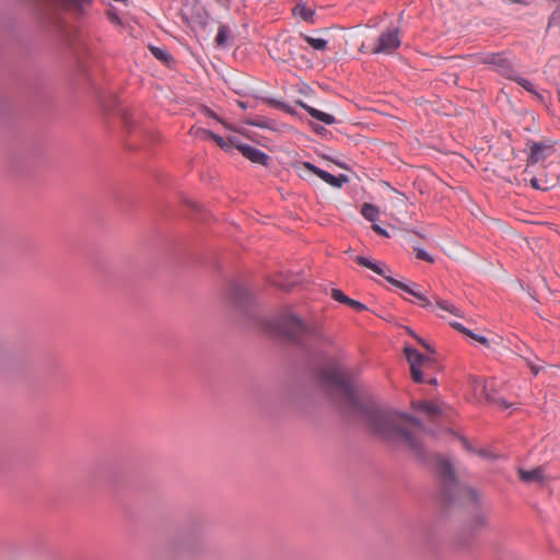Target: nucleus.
Wrapping results in <instances>:
<instances>
[{
    "mask_svg": "<svg viewBox=\"0 0 560 560\" xmlns=\"http://www.w3.org/2000/svg\"><path fill=\"white\" fill-rule=\"evenodd\" d=\"M495 72L510 80L516 78L517 74L516 69L513 67V63L506 57H504L503 60L500 63H498Z\"/></svg>",
    "mask_w": 560,
    "mask_h": 560,
    "instance_id": "nucleus-15",
    "label": "nucleus"
},
{
    "mask_svg": "<svg viewBox=\"0 0 560 560\" xmlns=\"http://www.w3.org/2000/svg\"><path fill=\"white\" fill-rule=\"evenodd\" d=\"M400 44L399 31L397 28L386 30L380 35L377 44L371 48V52L389 55L394 52Z\"/></svg>",
    "mask_w": 560,
    "mask_h": 560,
    "instance_id": "nucleus-9",
    "label": "nucleus"
},
{
    "mask_svg": "<svg viewBox=\"0 0 560 560\" xmlns=\"http://www.w3.org/2000/svg\"><path fill=\"white\" fill-rule=\"evenodd\" d=\"M468 337L474 339V340H476V341H478V342H480L483 346L489 347V340L486 337H483V336H479V335H476V334L472 332V336H468Z\"/></svg>",
    "mask_w": 560,
    "mask_h": 560,
    "instance_id": "nucleus-33",
    "label": "nucleus"
},
{
    "mask_svg": "<svg viewBox=\"0 0 560 560\" xmlns=\"http://www.w3.org/2000/svg\"><path fill=\"white\" fill-rule=\"evenodd\" d=\"M347 305L355 310L357 312H363L366 310V306L362 304L361 302L357 300L349 299V302H347Z\"/></svg>",
    "mask_w": 560,
    "mask_h": 560,
    "instance_id": "nucleus-31",
    "label": "nucleus"
},
{
    "mask_svg": "<svg viewBox=\"0 0 560 560\" xmlns=\"http://www.w3.org/2000/svg\"><path fill=\"white\" fill-rule=\"evenodd\" d=\"M504 56L501 54H489L482 57V62L486 65H490L495 71L498 63L503 60Z\"/></svg>",
    "mask_w": 560,
    "mask_h": 560,
    "instance_id": "nucleus-23",
    "label": "nucleus"
},
{
    "mask_svg": "<svg viewBox=\"0 0 560 560\" xmlns=\"http://www.w3.org/2000/svg\"><path fill=\"white\" fill-rule=\"evenodd\" d=\"M230 142L250 162L266 165L269 156L257 148L249 144L241 143L236 137H231Z\"/></svg>",
    "mask_w": 560,
    "mask_h": 560,
    "instance_id": "nucleus-10",
    "label": "nucleus"
},
{
    "mask_svg": "<svg viewBox=\"0 0 560 560\" xmlns=\"http://www.w3.org/2000/svg\"><path fill=\"white\" fill-rule=\"evenodd\" d=\"M405 353L410 364L411 377L416 383L427 382L424 373L434 365V359L431 355H424L413 348L406 347ZM430 384H436L435 378L428 380Z\"/></svg>",
    "mask_w": 560,
    "mask_h": 560,
    "instance_id": "nucleus-4",
    "label": "nucleus"
},
{
    "mask_svg": "<svg viewBox=\"0 0 560 560\" xmlns=\"http://www.w3.org/2000/svg\"><path fill=\"white\" fill-rule=\"evenodd\" d=\"M434 302H435L436 306H439L441 310H444V311H446L451 314H454L458 317L462 316L459 310L455 305H453L446 301H443L436 296L434 298Z\"/></svg>",
    "mask_w": 560,
    "mask_h": 560,
    "instance_id": "nucleus-22",
    "label": "nucleus"
},
{
    "mask_svg": "<svg viewBox=\"0 0 560 560\" xmlns=\"http://www.w3.org/2000/svg\"><path fill=\"white\" fill-rule=\"evenodd\" d=\"M526 147L529 151L527 156V164H536L537 162L545 160L548 154L552 151L551 147L544 142L528 141Z\"/></svg>",
    "mask_w": 560,
    "mask_h": 560,
    "instance_id": "nucleus-11",
    "label": "nucleus"
},
{
    "mask_svg": "<svg viewBox=\"0 0 560 560\" xmlns=\"http://www.w3.org/2000/svg\"><path fill=\"white\" fill-rule=\"evenodd\" d=\"M436 467L445 488H452L457 485L452 465L446 458L439 457Z\"/></svg>",
    "mask_w": 560,
    "mask_h": 560,
    "instance_id": "nucleus-12",
    "label": "nucleus"
},
{
    "mask_svg": "<svg viewBox=\"0 0 560 560\" xmlns=\"http://www.w3.org/2000/svg\"><path fill=\"white\" fill-rule=\"evenodd\" d=\"M527 365L529 366V369L534 375H537L541 370V366L534 364L533 362H529V361H527Z\"/></svg>",
    "mask_w": 560,
    "mask_h": 560,
    "instance_id": "nucleus-35",
    "label": "nucleus"
},
{
    "mask_svg": "<svg viewBox=\"0 0 560 560\" xmlns=\"http://www.w3.org/2000/svg\"><path fill=\"white\" fill-rule=\"evenodd\" d=\"M517 84L524 88L526 91L535 93L534 85L525 78L516 74V78L513 79Z\"/></svg>",
    "mask_w": 560,
    "mask_h": 560,
    "instance_id": "nucleus-26",
    "label": "nucleus"
},
{
    "mask_svg": "<svg viewBox=\"0 0 560 560\" xmlns=\"http://www.w3.org/2000/svg\"><path fill=\"white\" fill-rule=\"evenodd\" d=\"M293 14L300 16L305 22L314 23V21H313V18H314V14H315L314 10L307 8L303 3H299V4H296L294 7Z\"/></svg>",
    "mask_w": 560,
    "mask_h": 560,
    "instance_id": "nucleus-17",
    "label": "nucleus"
},
{
    "mask_svg": "<svg viewBox=\"0 0 560 560\" xmlns=\"http://www.w3.org/2000/svg\"><path fill=\"white\" fill-rule=\"evenodd\" d=\"M419 342H421V345H423L424 348H427L431 353H433V351L430 349V347L427 343H424L423 340L419 339Z\"/></svg>",
    "mask_w": 560,
    "mask_h": 560,
    "instance_id": "nucleus-39",
    "label": "nucleus"
},
{
    "mask_svg": "<svg viewBox=\"0 0 560 560\" xmlns=\"http://www.w3.org/2000/svg\"><path fill=\"white\" fill-rule=\"evenodd\" d=\"M301 106L312 116L313 118L326 124V125H332L336 122V118L327 113H324L322 110H318L307 104L301 103Z\"/></svg>",
    "mask_w": 560,
    "mask_h": 560,
    "instance_id": "nucleus-14",
    "label": "nucleus"
},
{
    "mask_svg": "<svg viewBox=\"0 0 560 560\" xmlns=\"http://www.w3.org/2000/svg\"><path fill=\"white\" fill-rule=\"evenodd\" d=\"M509 3H522L527 4V0H505Z\"/></svg>",
    "mask_w": 560,
    "mask_h": 560,
    "instance_id": "nucleus-38",
    "label": "nucleus"
},
{
    "mask_svg": "<svg viewBox=\"0 0 560 560\" xmlns=\"http://www.w3.org/2000/svg\"><path fill=\"white\" fill-rule=\"evenodd\" d=\"M209 116L220 121L225 128L231 129V126L217 117L213 112H209Z\"/></svg>",
    "mask_w": 560,
    "mask_h": 560,
    "instance_id": "nucleus-36",
    "label": "nucleus"
},
{
    "mask_svg": "<svg viewBox=\"0 0 560 560\" xmlns=\"http://www.w3.org/2000/svg\"><path fill=\"white\" fill-rule=\"evenodd\" d=\"M189 133L191 136H194L195 138H199L201 140H208L211 138V135L213 132L205 129V128H200V127H192L190 130H189Z\"/></svg>",
    "mask_w": 560,
    "mask_h": 560,
    "instance_id": "nucleus-24",
    "label": "nucleus"
},
{
    "mask_svg": "<svg viewBox=\"0 0 560 560\" xmlns=\"http://www.w3.org/2000/svg\"><path fill=\"white\" fill-rule=\"evenodd\" d=\"M415 408L430 417H434L441 412L440 406L432 401H419L417 405H415Z\"/></svg>",
    "mask_w": 560,
    "mask_h": 560,
    "instance_id": "nucleus-16",
    "label": "nucleus"
},
{
    "mask_svg": "<svg viewBox=\"0 0 560 560\" xmlns=\"http://www.w3.org/2000/svg\"><path fill=\"white\" fill-rule=\"evenodd\" d=\"M303 39L315 50L324 51L327 49L328 42L324 38H317L302 34Z\"/></svg>",
    "mask_w": 560,
    "mask_h": 560,
    "instance_id": "nucleus-18",
    "label": "nucleus"
},
{
    "mask_svg": "<svg viewBox=\"0 0 560 560\" xmlns=\"http://www.w3.org/2000/svg\"><path fill=\"white\" fill-rule=\"evenodd\" d=\"M373 231L375 233H377L378 235H382V236H388V233L386 232V230H384L383 228H381L380 225L377 224H374L372 226Z\"/></svg>",
    "mask_w": 560,
    "mask_h": 560,
    "instance_id": "nucleus-34",
    "label": "nucleus"
},
{
    "mask_svg": "<svg viewBox=\"0 0 560 560\" xmlns=\"http://www.w3.org/2000/svg\"><path fill=\"white\" fill-rule=\"evenodd\" d=\"M149 49L152 52V55L156 59L162 61L163 63L168 65L171 62L172 56L170 55V52L165 48L156 47V46H150Z\"/></svg>",
    "mask_w": 560,
    "mask_h": 560,
    "instance_id": "nucleus-19",
    "label": "nucleus"
},
{
    "mask_svg": "<svg viewBox=\"0 0 560 560\" xmlns=\"http://www.w3.org/2000/svg\"><path fill=\"white\" fill-rule=\"evenodd\" d=\"M354 261L357 264H359L360 266H363V267L372 270L373 272L384 277L389 283L401 289L402 291L409 293L410 295H412L415 298L420 292L418 290V285L416 283L406 284L401 281H398V280L392 278L389 275L390 269L384 264H380L377 261L371 260L370 258L364 257V256H355Z\"/></svg>",
    "mask_w": 560,
    "mask_h": 560,
    "instance_id": "nucleus-5",
    "label": "nucleus"
},
{
    "mask_svg": "<svg viewBox=\"0 0 560 560\" xmlns=\"http://www.w3.org/2000/svg\"><path fill=\"white\" fill-rule=\"evenodd\" d=\"M272 329L282 336H285L292 340L311 334V328L295 314L285 313L272 323Z\"/></svg>",
    "mask_w": 560,
    "mask_h": 560,
    "instance_id": "nucleus-3",
    "label": "nucleus"
},
{
    "mask_svg": "<svg viewBox=\"0 0 560 560\" xmlns=\"http://www.w3.org/2000/svg\"><path fill=\"white\" fill-rule=\"evenodd\" d=\"M231 36V30L226 25H220L214 42L218 46H225Z\"/></svg>",
    "mask_w": 560,
    "mask_h": 560,
    "instance_id": "nucleus-21",
    "label": "nucleus"
},
{
    "mask_svg": "<svg viewBox=\"0 0 560 560\" xmlns=\"http://www.w3.org/2000/svg\"><path fill=\"white\" fill-rule=\"evenodd\" d=\"M361 214L369 221L375 222L378 219L380 211L378 209L371 205V203H364L361 209Z\"/></svg>",
    "mask_w": 560,
    "mask_h": 560,
    "instance_id": "nucleus-20",
    "label": "nucleus"
},
{
    "mask_svg": "<svg viewBox=\"0 0 560 560\" xmlns=\"http://www.w3.org/2000/svg\"><path fill=\"white\" fill-rule=\"evenodd\" d=\"M365 422L384 440L404 445L417 455L422 454V442L417 435L423 430L421 421L392 409H372L365 412Z\"/></svg>",
    "mask_w": 560,
    "mask_h": 560,
    "instance_id": "nucleus-1",
    "label": "nucleus"
},
{
    "mask_svg": "<svg viewBox=\"0 0 560 560\" xmlns=\"http://www.w3.org/2000/svg\"><path fill=\"white\" fill-rule=\"evenodd\" d=\"M415 250H416V257L418 259H421V260H424L428 262H433V258L425 250H423L421 248H415Z\"/></svg>",
    "mask_w": 560,
    "mask_h": 560,
    "instance_id": "nucleus-29",
    "label": "nucleus"
},
{
    "mask_svg": "<svg viewBox=\"0 0 560 560\" xmlns=\"http://www.w3.org/2000/svg\"><path fill=\"white\" fill-rule=\"evenodd\" d=\"M530 185L533 188L540 190H548L551 187L546 180L536 177L530 179Z\"/></svg>",
    "mask_w": 560,
    "mask_h": 560,
    "instance_id": "nucleus-27",
    "label": "nucleus"
},
{
    "mask_svg": "<svg viewBox=\"0 0 560 560\" xmlns=\"http://www.w3.org/2000/svg\"><path fill=\"white\" fill-rule=\"evenodd\" d=\"M33 4L43 13L48 14L58 10L80 9L93 0H32Z\"/></svg>",
    "mask_w": 560,
    "mask_h": 560,
    "instance_id": "nucleus-8",
    "label": "nucleus"
},
{
    "mask_svg": "<svg viewBox=\"0 0 560 560\" xmlns=\"http://www.w3.org/2000/svg\"><path fill=\"white\" fill-rule=\"evenodd\" d=\"M416 299L422 307H430L432 305V302L421 292L417 294Z\"/></svg>",
    "mask_w": 560,
    "mask_h": 560,
    "instance_id": "nucleus-32",
    "label": "nucleus"
},
{
    "mask_svg": "<svg viewBox=\"0 0 560 560\" xmlns=\"http://www.w3.org/2000/svg\"><path fill=\"white\" fill-rule=\"evenodd\" d=\"M298 175L303 179H308L312 175L318 176L322 180L335 188H340L348 182V177L343 174L334 176L330 173L320 170L310 162H300L295 165Z\"/></svg>",
    "mask_w": 560,
    "mask_h": 560,
    "instance_id": "nucleus-6",
    "label": "nucleus"
},
{
    "mask_svg": "<svg viewBox=\"0 0 560 560\" xmlns=\"http://www.w3.org/2000/svg\"><path fill=\"white\" fill-rule=\"evenodd\" d=\"M451 326L456 329L457 331L464 334L465 336H472V331L467 329L466 327H464L460 323L458 322H452L451 323Z\"/></svg>",
    "mask_w": 560,
    "mask_h": 560,
    "instance_id": "nucleus-30",
    "label": "nucleus"
},
{
    "mask_svg": "<svg viewBox=\"0 0 560 560\" xmlns=\"http://www.w3.org/2000/svg\"><path fill=\"white\" fill-rule=\"evenodd\" d=\"M230 138L229 137L228 139H224L222 138L221 136H218L215 133H212L211 135V138L220 148H222L223 150H229L231 147H234L231 142H230Z\"/></svg>",
    "mask_w": 560,
    "mask_h": 560,
    "instance_id": "nucleus-25",
    "label": "nucleus"
},
{
    "mask_svg": "<svg viewBox=\"0 0 560 560\" xmlns=\"http://www.w3.org/2000/svg\"><path fill=\"white\" fill-rule=\"evenodd\" d=\"M242 294H247V292L242 288H235L234 289V295L235 298L241 296Z\"/></svg>",
    "mask_w": 560,
    "mask_h": 560,
    "instance_id": "nucleus-37",
    "label": "nucleus"
},
{
    "mask_svg": "<svg viewBox=\"0 0 560 560\" xmlns=\"http://www.w3.org/2000/svg\"><path fill=\"white\" fill-rule=\"evenodd\" d=\"M320 382L329 395L340 399V405L349 411H359L361 402L355 394L352 375L342 366L325 369L319 374Z\"/></svg>",
    "mask_w": 560,
    "mask_h": 560,
    "instance_id": "nucleus-2",
    "label": "nucleus"
},
{
    "mask_svg": "<svg viewBox=\"0 0 560 560\" xmlns=\"http://www.w3.org/2000/svg\"><path fill=\"white\" fill-rule=\"evenodd\" d=\"M520 479L524 482H537L540 483L545 479V472L541 467H536L530 470L520 469Z\"/></svg>",
    "mask_w": 560,
    "mask_h": 560,
    "instance_id": "nucleus-13",
    "label": "nucleus"
},
{
    "mask_svg": "<svg viewBox=\"0 0 560 560\" xmlns=\"http://www.w3.org/2000/svg\"><path fill=\"white\" fill-rule=\"evenodd\" d=\"M468 386L470 387L476 399H478V400L485 399L488 401H492V402L497 404L502 409H506L510 407V404H508L506 400H504L502 398L495 399L492 396V394L490 392V388L492 387V385L489 384L487 381L476 377V376H470L468 378Z\"/></svg>",
    "mask_w": 560,
    "mask_h": 560,
    "instance_id": "nucleus-7",
    "label": "nucleus"
},
{
    "mask_svg": "<svg viewBox=\"0 0 560 560\" xmlns=\"http://www.w3.org/2000/svg\"><path fill=\"white\" fill-rule=\"evenodd\" d=\"M331 296L335 301L347 304L349 302V299L341 290L334 289L331 291Z\"/></svg>",
    "mask_w": 560,
    "mask_h": 560,
    "instance_id": "nucleus-28",
    "label": "nucleus"
}]
</instances>
